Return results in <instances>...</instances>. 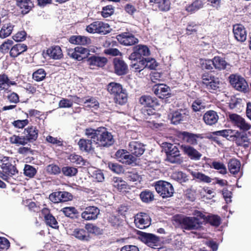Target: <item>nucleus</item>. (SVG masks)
Returning a JSON list of instances; mask_svg holds the SVG:
<instances>
[{
    "label": "nucleus",
    "instance_id": "nucleus-1",
    "mask_svg": "<svg viewBox=\"0 0 251 251\" xmlns=\"http://www.w3.org/2000/svg\"><path fill=\"white\" fill-rule=\"evenodd\" d=\"M85 134L91 138L97 146L107 147L110 145L109 132L104 127H99L97 130L86 128Z\"/></svg>",
    "mask_w": 251,
    "mask_h": 251
},
{
    "label": "nucleus",
    "instance_id": "nucleus-2",
    "mask_svg": "<svg viewBox=\"0 0 251 251\" xmlns=\"http://www.w3.org/2000/svg\"><path fill=\"white\" fill-rule=\"evenodd\" d=\"M154 187L157 193L163 198H170L173 196L174 193L173 185L170 183L165 181L159 180L157 181Z\"/></svg>",
    "mask_w": 251,
    "mask_h": 251
},
{
    "label": "nucleus",
    "instance_id": "nucleus-3",
    "mask_svg": "<svg viewBox=\"0 0 251 251\" xmlns=\"http://www.w3.org/2000/svg\"><path fill=\"white\" fill-rule=\"evenodd\" d=\"M201 80L202 84L209 91L216 90L219 88L221 85L219 78L210 73H206L202 74Z\"/></svg>",
    "mask_w": 251,
    "mask_h": 251
},
{
    "label": "nucleus",
    "instance_id": "nucleus-4",
    "mask_svg": "<svg viewBox=\"0 0 251 251\" xmlns=\"http://www.w3.org/2000/svg\"><path fill=\"white\" fill-rule=\"evenodd\" d=\"M229 82L237 90L245 92L248 88V84L245 79L240 75H231L229 76Z\"/></svg>",
    "mask_w": 251,
    "mask_h": 251
},
{
    "label": "nucleus",
    "instance_id": "nucleus-5",
    "mask_svg": "<svg viewBox=\"0 0 251 251\" xmlns=\"http://www.w3.org/2000/svg\"><path fill=\"white\" fill-rule=\"evenodd\" d=\"M150 54V50L146 45H138L133 48V52L129 55V58L131 60L135 61L141 59L142 57L147 56Z\"/></svg>",
    "mask_w": 251,
    "mask_h": 251
},
{
    "label": "nucleus",
    "instance_id": "nucleus-6",
    "mask_svg": "<svg viewBox=\"0 0 251 251\" xmlns=\"http://www.w3.org/2000/svg\"><path fill=\"white\" fill-rule=\"evenodd\" d=\"M181 227L186 230L196 229L202 225V221H199L193 217H186L180 221Z\"/></svg>",
    "mask_w": 251,
    "mask_h": 251
},
{
    "label": "nucleus",
    "instance_id": "nucleus-7",
    "mask_svg": "<svg viewBox=\"0 0 251 251\" xmlns=\"http://www.w3.org/2000/svg\"><path fill=\"white\" fill-rule=\"evenodd\" d=\"M100 211V209L96 206H87L81 213V216L82 219L86 221L95 220L98 218Z\"/></svg>",
    "mask_w": 251,
    "mask_h": 251
},
{
    "label": "nucleus",
    "instance_id": "nucleus-8",
    "mask_svg": "<svg viewBox=\"0 0 251 251\" xmlns=\"http://www.w3.org/2000/svg\"><path fill=\"white\" fill-rule=\"evenodd\" d=\"M134 223L137 227L144 229L151 225V218L147 214L140 213L135 216Z\"/></svg>",
    "mask_w": 251,
    "mask_h": 251
},
{
    "label": "nucleus",
    "instance_id": "nucleus-9",
    "mask_svg": "<svg viewBox=\"0 0 251 251\" xmlns=\"http://www.w3.org/2000/svg\"><path fill=\"white\" fill-rule=\"evenodd\" d=\"M154 94L160 99H165L171 96L170 88L164 84L155 85L152 88Z\"/></svg>",
    "mask_w": 251,
    "mask_h": 251
},
{
    "label": "nucleus",
    "instance_id": "nucleus-10",
    "mask_svg": "<svg viewBox=\"0 0 251 251\" xmlns=\"http://www.w3.org/2000/svg\"><path fill=\"white\" fill-rule=\"evenodd\" d=\"M117 40L125 46H131L138 42L137 38L131 33L124 32L116 36Z\"/></svg>",
    "mask_w": 251,
    "mask_h": 251
},
{
    "label": "nucleus",
    "instance_id": "nucleus-11",
    "mask_svg": "<svg viewBox=\"0 0 251 251\" xmlns=\"http://www.w3.org/2000/svg\"><path fill=\"white\" fill-rule=\"evenodd\" d=\"M180 137L184 142L192 145H196L198 143V139H202L201 134H194L186 131H183L180 133Z\"/></svg>",
    "mask_w": 251,
    "mask_h": 251
},
{
    "label": "nucleus",
    "instance_id": "nucleus-12",
    "mask_svg": "<svg viewBox=\"0 0 251 251\" xmlns=\"http://www.w3.org/2000/svg\"><path fill=\"white\" fill-rule=\"evenodd\" d=\"M140 235L141 241L151 248L157 246L159 242V237L151 233L141 232Z\"/></svg>",
    "mask_w": 251,
    "mask_h": 251
},
{
    "label": "nucleus",
    "instance_id": "nucleus-13",
    "mask_svg": "<svg viewBox=\"0 0 251 251\" xmlns=\"http://www.w3.org/2000/svg\"><path fill=\"white\" fill-rule=\"evenodd\" d=\"M180 149L192 160H199L202 156L200 152L189 145L182 144Z\"/></svg>",
    "mask_w": 251,
    "mask_h": 251
},
{
    "label": "nucleus",
    "instance_id": "nucleus-14",
    "mask_svg": "<svg viewBox=\"0 0 251 251\" xmlns=\"http://www.w3.org/2000/svg\"><path fill=\"white\" fill-rule=\"evenodd\" d=\"M16 4L23 15L28 14L34 7L32 0H16Z\"/></svg>",
    "mask_w": 251,
    "mask_h": 251
},
{
    "label": "nucleus",
    "instance_id": "nucleus-15",
    "mask_svg": "<svg viewBox=\"0 0 251 251\" xmlns=\"http://www.w3.org/2000/svg\"><path fill=\"white\" fill-rule=\"evenodd\" d=\"M233 32L234 37L239 42H243L247 39V31L241 24H236L233 26Z\"/></svg>",
    "mask_w": 251,
    "mask_h": 251
},
{
    "label": "nucleus",
    "instance_id": "nucleus-16",
    "mask_svg": "<svg viewBox=\"0 0 251 251\" xmlns=\"http://www.w3.org/2000/svg\"><path fill=\"white\" fill-rule=\"evenodd\" d=\"M229 119L237 127L243 130H248L251 127L249 124L246 122L243 118L237 114H232L229 115Z\"/></svg>",
    "mask_w": 251,
    "mask_h": 251
},
{
    "label": "nucleus",
    "instance_id": "nucleus-17",
    "mask_svg": "<svg viewBox=\"0 0 251 251\" xmlns=\"http://www.w3.org/2000/svg\"><path fill=\"white\" fill-rule=\"evenodd\" d=\"M128 150L130 152L135 156H139L143 154L145 151L144 145L136 141L130 142L128 146Z\"/></svg>",
    "mask_w": 251,
    "mask_h": 251
},
{
    "label": "nucleus",
    "instance_id": "nucleus-18",
    "mask_svg": "<svg viewBox=\"0 0 251 251\" xmlns=\"http://www.w3.org/2000/svg\"><path fill=\"white\" fill-rule=\"evenodd\" d=\"M17 83L14 81L10 80L8 76L5 73L0 75V92L3 91L4 92H10L8 90L9 88L11 86L16 85Z\"/></svg>",
    "mask_w": 251,
    "mask_h": 251
},
{
    "label": "nucleus",
    "instance_id": "nucleus-19",
    "mask_svg": "<svg viewBox=\"0 0 251 251\" xmlns=\"http://www.w3.org/2000/svg\"><path fill=\"white\" fill-rule=\"evenodd\" d=\"M27 46L25 44L18 43L13 45L9 51L10 57L15 59L27 50Z\"/></svg>",
    "mask_w": 251,
    "mask_h": 251
},
{
    "label": "nucleus",
    "instance_id": "nucleus-20",
    "mask_svg": "<svg viewBox=\"0 0 251 251\" xmlns=\"http://www.w3.org/2000/svg\"><path fill=\"white\" fill-rule=\"evenodd\" d=\"M1 168L5 175L2 173H0V176L4 180L7 179L8 177L7 175L13 176L15 175L16 173H18L16 168L9 162L2 163Z\"/></svg>",
    "mask_w": 251,
    "mask_h": 251
},
{
    "label": "nucleus",
    "instance_id": "nucleus-21",
    "mask_svg": "<svg viewBox=\"0 0 251 251\" xmlns=\"http://www.w3.org/2000/svg\"><path fill=\"white\" fill-rule=\"evenodd\" d=\"M24 136L27 143H32L35 141L38 136V130L36 127L33 126H28L24 130Z\"/></svg>",
    "mask_w": 251,
    "mask_h": 251
},
{
    "label": "nucleus",
    "instance_id": "nucleus-22",
    "mask_svg": "<svg viewBox=\"0 0 251 251\" xmlns=\"http://www.w3.org/2000/svg\"><path fill=\"white\" fill-rule=\"evenodd\" d=\"M72 235L77 239L83 242H88L91 238L90 234L85 228H76L74 229Z\"/></svg>",
    "mask_w": 251,
    "mask_h": 251
},
{
    "label": "nucleus",
    "instance_id": "nucleus-23",
    "mask_svg": "<svg viewBox=\"0 0 251 251\" xmlns=\"http://www.w3.org/2000/svg\"><path fill=\"white\" fill-rule=\"evenodd\" d=\"M115 73L118 75H125L127 72V66L125 62L119 58H115L113 60Z\"/></svg>",
    "mask_w": 251,
    "mask_h": 251
},
{
    "label": "nucleus",
    "instance_id": "nucleus-24",
    "mask_svg": "<svg viewBox=\"0 0 251 251\" xmlns=\"http://www.w3.org/2000/svg\"><path fill=\"white\" fill-rule=\"evenodd\" d=\"M203 120L206 125L212 126L218 122L219 116L215 111L209 110L203 115Z\"/></svg>",
    "mask_w": 251,
    "mask_h": 251
},
{
    "label": "nucleus",
    "instance_id": "nucleus-25",
    "mask_svg": "<svg viewBox=\"0 0 251 251\" xmlns=\"http://www.w3.org/2000/svg\"><path fill=\"white\" fill-rule=\"evenodd\" d=\"M214 67L218 71L228 70L230 68V64L226 62L224 58L219 56L213 58Z\"/></svg>",
    "mask_w": 251,
    "mask_h": 251
},
{
    "label": "nucleus",
    "instance_id": "nucleus-26",
    "mask_svg": "<svg viewBox=\"0 0 251 251\" xmlns=\"http://www.w3.org/2000/svg\"><path fill=\"white\" fill-rule=\"evenodd\" d=\"M87 61L89 65L90 66L103 67L107 63L108 60L105 57H100L93 55L88 58Z\"/></svg>",
    "mask_w": 251,
    "mask_h": 251
},
{
    "label": "nucleus",
    "instance_id": "nucleus-27",
    "mask_svg": "<svg viewBox=\"0 0 251 251\" xmlns=\"http://www.w3.org/2000/svg\"><path fill=\"white\" fill-rule=\"evenodd\" d=\"M49 56L55 60L60 59L63 56L62 50L59 46H51L47 50Z\"/></svg>",
    "mask_w": 251,
    "mask_h": 251
},
{
    "label": "nucleus",
    "instance_id": "nucleus-28",
    "mask_svg": "<svg viewBox=\"0 0 251 251\" xmlns=\"http://www.w3.org/2000/svg\"><path fill=\"white\" fill-rule=\"evenodd\" d=\"M140 104L150 107H153L159 105L158 100L155 97L149 95H143L139 99Z\"/></svg>",
    "mask_w": 251,
    "mask_h": 251
},
{
    "label": "nucleus",
    "instance_id": "nucleus-29",
    "mask_svg": "<svg viewBox=\"0 0 251 251\" xmlns=\"http://www.w3.org/2000/svg\"><path fill=\"white\" fill-rule=\"evenodd\" d=\"M90 41V38L81 35H72L69 39V41L71 44L83 46L89 44Z\"/></svg>",
    "mask_w": 251,
    "mask_h": 251
},
{
    "label": "nucleus",
    "instance_id": "nucleus-30",
    "mask_svg": "<svg viewBox=\"0 0 251 251\" xmlns=\"http://www.w3.org/2000/svg\"><path fill=\"white\" fill-rule=\"evenodd\" d=\"M14 27L10 22L3 24L0 30V38L4 39L10 36Z\"/></svg>",
    "mask_w": 251,
    "mask_h": 251
},
{
    "label": "nucleus",
    "instance_id": "nucleus-31",
    "mask_svg": "<svg viewBox=\"0 0 251 251\" xmlns=\"http://www.w3.org/2000/svg\"><path fill=\"white\" fill-rule=\"evenodd\" d=\"M92 140L80 139L78 142L79 149L82 151L91 152L94 151V148L92 146Z\"/></svg>",
    "mask_w": 251,
    "mask_h": 251
},
{
    "label": "nucleus",
    "instance_id": "nucleus-32",
    "mask_svg": "<svg viewBox=\"0 0 251 251\" xmlns=\"http://www.w3.org/2000/svg\"><path fill=\"white\" fill-rule=\"evenodd\" d=\"M170 117L171 123L174 125H177L185 120L186 115L184 113L176 111L171 114Z\"/></svg>",
    "mask_w": 251,
    "mask_h": 251
},
{
    "label": "nucleus",
    "instance_id": "nucleus-33",
    "mask_svg": "<svg viewBox=\"0 0 251 251\" xmlns=\"http://www.w3.org/2000/svg\"><path fill=\"white\" fill-rule=\"evenodd\" d=\"M203 5V0H195L191 4L187 6L185 9L187 12L193 13L201 8Z\"/></svg>",
    "mask_w": 251,
    "mask_h": 251
},
{
    "label": "nucleus",
    "instance_id": "nucleus-34",
    "mask_svg": "<svg viewBox=\"0 0 251 251\" xmlns=\"http://www.w3.org/2000/svg\"><path fill=\"white\" fill-rule=\"evenodd\" d=\"M215 133L216 135L222 136L229 140H234V136L237 132L236 131L231 129H225L217 131Z\"/></svg>",
    "mask_w": 251,
    "mask_h": 251
},
{
    "label": "nucleus",
    "instance_id": "nucleus-35",
    "mask_svg": "<svg viewBox=\"0 0 251 251\" xmlns=\"http://www.w3.org/2000/svg\"><path fill=\"white\" fill-rule=\"evenodd\" d=\"M114 102L120 105L125 104L127 100V95L126 91H124L121 93L118 94L114 96H112Z\"/></svg>",
    "mask_w": 251,
    "mask_h": 251
},
{
    "label": "nucleus",
    "instance_id": "nucleus-36",
    "mask_svg": "<svg viewBox=\"0 0 251 251\" xmlns=\"http://www.w3.org/2000/svg\"><path fill=\"white\" fill-rule=\"evenodd\" d=\"M9 142L11 144L17 146H24L28 143L24 136H20L15 134L9 138Z\"/></svg>",
    "mask_w": 251,
    "mask_h": 251
},
{
    "label": "nucleus",
    "instance_id": "nucleus-37",
    "mask_svg": "<svg viewBox=\"0 0 251 251\" xmlns=\"http://www.w3.org/2000/svg\"><path fill=\"white\" fill-rule=\"evenodd\" d=\"M240 167V162L236 159H231L228 163L229 170L231 174L234 175L239 172Z\"/></svg>",
    "mask_w": 251,
    "mask_h": 251
},
{
    "label": "nucleus",
    "instance_id": "nucleus-38",
    "mask_svg": "<svg viewBox=\"0 0 251 251\" xmlns=\"http://www.w3.org/2000/svg\"><path fill=\"white\" fill-rule=\"evenodd\" d=\"M68 160L73 164L79 165L81 166L85 165V162L81 155L75 154V153H71L67 157Z\"/></svg>",
    "mask_w": 251,
    "mask_h": 251
},
{
    "label": "nucleus",
    "instance_id": "nucleus-39",
    "mask_svg": "<svg viewBox=\"0 0 251 251\" xmlns=\"http://www.w3.org/2000/svg\"><path fill=\"white\" fill-rule=\"evenodd\" d=\"M236 132L237 133H236V135L234 136V140L236 141L238 145H247V143L249 142V139H248L246 134L241 133L237 131H236Z\"/></svg>",
    "mask_w": 251,
    "mask_h": 251
},
{
    "label": "nucleus",
    "instance_id": "nucleus-40",
    "mask_svg": "<svg viewBox=\"0 0 251 251\" xmlns=\"http://www.w3.org/2000/svg\"><path fill=\"white\" fill-rule=\"evenodd\" d=\"M85 228L89 234L92 233L96 235H100L103 233V230L93 224L88 223L86 224Z\"/></svg>",
    "mask_w": 251,
    "mask_h": 251
},
{
    "label": "nucleus",
    "instance_id": "nucleus-41",
    "mask_svg": "<svg viewBox=\"0 0 251 251\" xmlns=\"http://www.w3.org/2000/svg\"><path fill=\"white\" fill-rule=\"evenodd\" d=\"M164 147L166 148L167 156L180 155L179 151L176 146L170 143H166Z\"/></svg>",
    "mask_w": 251,
    "mask_h": 251
},
{
    "label": "nucleus",
    "instance_id": "nucleus-42",
    "mask_svg": "<svg viewBox=\"0 0 251 251\" xmlns=\"http://www.w3.org/2000/svg\"><path fill=\"white\" fill-rule=\"evenodd\" d=\"M62 211L66 216L72 219L77 218L78 216V212L75 207H66Z\"/></svg>",
    "mask_w": 251,
    "mask_h": 251
},
{
    "label": "nucleus",
    "instance_id": "nucleus-43",
    "mask_svg": "<svg viewBox=\"0 0 251 251\" xmlns=\"http://www.w3.org/2000/svg\"><path fill=\"white\" fill-rule=\"evenodd\" d=\"M47 73L44 69L40 68L32 74V78L37 82H39L45 79Z\"/></svg>",
    "mask_w": 251,
    "mask_h": 251
},
{
    "label": "nucleus",
    "instance_id": "nucleus-44",
    "mask_svg": "<svg viewBox=\"0 0 251 251\" xmlns=\"http://www.w3.org/2000/svg\"><path fill=\"white\" fill-rule=\"evenodd\" d=\"M37 174L36 168L28 164H25L24 169V174L29 178H33Z\"/></svg>",
    "mask_w": 251,
    "mask_h": 251
},
{
    "label": "nucleus",
    "instance_id": "nucleus-45",
    "mask_svg": "<svg viewBox=\"0 0 251 251\" xmlns=\"http://www.w3.org/2000/svg\"><path fill=\"white\" fill-rule=\"evenodd\" d=\"M61 172L65 176L72 177L77 174L78 170L77 168L74 167L65 166L62 167Z\"/></svg>",
    "mask_w": 251,
    "mask_h": 251
},
{
    "label": "nucleus",
    "instance_id": "nucleus-46",
    "mask_svg": "<svg viewBox=\"0 0 251 251\" xmlns=\"http://www.w3.org/2000/svg\"><path fill=\"white\" fill-rule=\"evenodd\" d=\"M14 44L13 40L10 39H7L3 42L0 46V52L3 54H6L8 52L9 53L10 49Z\"/></svg>",
    "mask_w": 251,
    "mask_h": 251
},
{
    "label": "nucleus",
    "instance_id": "nucleus-47",
    "mask_svg": "<svg viewBox=\"0 0 251 251\" xmlns=\"http://www.w3.org/2000/svg\"><path fill=\"white\" fill-rule=\"evenodd\" d=\"M46 172L50 175H58L60 174L61 169L57 165L53 163L46 167Z\"/></svg>",
    "mask_w": 251,
    "mask_h": 251
},
{
    "label": "nucleus",
    "instance_id": "nucleus-48",
    "mask_svg": "<svg viewBox=\"0 0 251 251\" xmlns=\"http://www.w3.org/2000/svg\"><path fill=\"white\" fill-rule=\"evenodd\" d=\"M113 186L117 190L121 191L126 188V184L125 181L120 178L114 177Z\"/></svg>",
    "mask_w": 251,
    "mask_h": 251
},
{
    "label": "nucleus",
    "instance_id": "nucleus-49",
    "mask_svg": "<svg viewBox=\"0 0 251 251\" xmlns=\"http://www.w3.org/2000/svg\"><path fill=\"white\" fill-rule=\"evenodd\" d=\"M45 221L47 225L53 228L58 229L59 227L57 221H56L55 218L52 214L48 215L46 216Z\"/></svg>",
    "mask_w": 251,
    "mask_h": 251
},
{
    "label": "nucleus",
    "instance_id": "nucleus-50",
    "mask_svg": "<svg viewBox=\"0 0 251 251\" xmlns=\"http://www.w3.org/2000/svg\"><path fill=\"white\" fill-rule=\"evenodd\" d=\"M145 62L144 58L140 59L139 61L135 63L132 62L130 65L133 71L135 72H140L144 69L146 68Z\"/></svg>",
    "mask_w": 251,
    "mask_h": 251
},
{
    "label": "nucleus",
    "instance_id": "nucleus-51",
    "mask_svg": "<svg viewBox=\"0 0 251 251\" xmlns=\"http://www.w3.org/2000/svg\"><path fill=\"white\" fill-rule=\"evenodd\" d=\"M191 174L193 177L198 179L201 181L205 183H210L211 182V178L210 177L201 173L199 172H192Z\"/></svg>",
    "mask_w": 251,
    "mask_h": 251
},
{
    "label": "nucleus",
    "instance_id": "nucleus-52",
    "mask_svg": "<svg viewBox=\"0 0 251 251\" xmlns=\"http://www.w3.org/2000/svg\"><path fill=\"white\" fill-rule=\"evenodd\" d=\"M140 196L142 201L145 202H149L154 200L152 192L149 190H145L141 192Z\"/></svg>",
    "mask_w": 251,
    "mask_h": 251
},
{
    "label": "nucleus",
    "instance_id": "nucleus-53",
    "mask_svg": "<svg viewBox=\"0 0 251 251\" xmlns=\"http://www.w3.org/2000/svg\"><path fill=\"white\" fill-rule=\"evenodd\" d=\"M211 167L219 170V173L222 175H225L227 173V170L226 166L220 162L213 161L212 163Z\"/></svg>",
    "mask_w": 251,
    "mask_h": 251
},
{
    "label": "nucleus",
    "instance_id": "nucleus-54",
    "mask_svg": "<svg viewBox=\"0 0 251 251\" xmlns=\"http://www.w3.org/2000/svg\"><path fill=\"white\" fill-rule=\"evenodd\" d=\"M111 95L114 96L118 94L125 91L123 89L122 85L117 83L111 82Z\"/></svg>",
    "mask_w": 251,
    "mask_h": 251
},
{
    "label": "nucleus",
    "instance_id": "nucleus-55",
    "mask_svg": "<svg viewBox=\"0 0 251 251\" xmlns=\"http://www.w3.org/2000/svg\"><path fill=\"white\" fill-rule=\"evenodd\" d=\"M100 24H102V22H94L86 26V30L90 33H97L99 27H100Z\"/></svg>",
    "mask_w": 251,
    "mask_h": 251
},
{
    "label": "nucleus",
    "instance_id": "nucleus-56",
    "mask_svg": "<svg viewBox=\"0 0 251 251\" xmlns=\"http://www.w3.org/2000/svg\"><path fill=\"white\" fill-rule=\"evenodd\" d=\"M172 178L180 183L185 182L187 180V176L185 174L178 171L174 172L172 175Z\"/></svg>",
    "mask_w": 251,
    "mask_h": 251
},
{
    "label": "nucleus",
    "instance_id": "nucleus-57",
    "mask_svg": "<svg viewBox=\"0 0 251 251\" xmlns=\"http://www.w3.org/2000/svg\"><path fill=\"white\" fill-rule=\"evenodd\" d=\"M206 221L212 226H218L220 225L221 220L219 216L212 215L207 216Z\"/></svg>",
    "mask_w": 251,
    "mask_h": 251
},
{
    "label": "nucleus",
    "instance_id": "nucleus-58",
    "mask_svg": "<svg viewBox=\"0 0 251 251\" xmlns=\"http://www.w3.org/2000/svg\"><path fill=\"white\" fill-rule=\"evenodd\" d=\"M68 55L72 58L75 59L78 61H81L86 57H83L75 50V48L74 49H69L68 50Z\"/></svg>",
    "mask_w": 251,
    "mask_h": 251
},
{
    "label": "nucleus",
    "instance_id": "nucleus-59",
    "mask_svg": "<svg viewBox=\"0 0 251 251\" xmlns=\"http://www.w3.org/2000/svg\"><path fill=\"white\" fill-rule=\"evenodd\" d=\"M160 10L166 11L170 9V2L169 0H160L157 3Z\"/></svg>",
    "mask_w": 251,
    "mask_h": 251
},
{
    "label": "nucleus",
    "instance_id": "nucleus-60",
    "mask_svg": "<svg viewBox=\"0 0 251 251\" xmlns=\"http://www.w3.org/2000/svg\"><path fill=\"white\" fill-rule=\"evenodd\" d=\"M126 177L128 180L136 183L140 182L141 180L140 176L134 172H128L126 175Z\"/></svg>",
    "mask_w": 251,
    "mask_h": 251
},
{
    "label": "nucleus",
    "instance_id": "nucleus-61",
    "mask_svg": "<svg viewBox=\"0 0 251 251\" xmlns=\"http://www.w3.org/2000/svg\"><path fill=\"white\" fill-rule=\"evenodd\" d=\"M144 61L145 62L146 68H148L150 70L155 69L157 66V64L154 58H144Z\"/></svg>",
    "mask_w": 251,
    "mask_h": 251
},
{
    "label": "nucleus",
    "instance_id": "nucleus-62",
    "mask_svg": "<svg viewBox=\"0 0 251 251\" xmlns=\"http://www.w3.org/2000/svg\"><path fill=\"white\" fill-rule=\"evenodd\" d=\"M26 32L25 30L18 31L12 36V39L16 42H22L25 40Z\"/></svg>",
    "mask_w": 251,
    "mask_h": 251
},
{
    "label": "nucleus",
    "instance_id": "nucleus-63",
    "mask_svg": "<svg viewBox=\"0 0 251 251\" xmlns=\"http://www.w3.org/2000/svg\"><path fill=\"white\" fill-rule=\"evenodd\" d=\"M58 106L60 108H71L73 106V101L66 98H62L58 103Z\"/></svg>",
    "mask_w": 251,
    "mask_h": 251
},
{
    "label": "nucleus",
    "instance_id": "nucleus-64",
    "mask_svg": "<svg viewBox=\"0 0 251 251\" xmlns=\"http://www.w3.org/2000/svg\"><path fill=\"white\" fill-rule=\"evenodd\" d=\"M201 65L202 68L206 70H212L214 67L213 58L201 60Z\"/></svg>",
    "mask_w": 251,
    "mask_h": 251
}]
</instances>
